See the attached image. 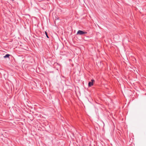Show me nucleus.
<instances>
[{
	"mask_svg": "<svg viewBox=\"0 0 146 146\" xmlns=\"http://www.w3.org/2000/svg\"><path fill=\"white\" fill-rule=\"evenodd\" d=\"M93 82H91V81L89 82L88 85L89 87H91L92 86H93Z\"/></svg>",
	"mask_w": 146,
	"mask_h": 146,
	"instance_id": "f03ea898",
	"label": "nucleus"
},
{
	"mask_svg": "<svg viewBox=\"0 0 146 146\" xmlns=\"http://www.w3.org/2000/svg\"><path fill=\"white\" fill-rule=\"evenodd\" d=\"M45 34L46 35V36L48 38H49V37L47 35V33L46 32H45Z\"/></svg>",
	"mask_w": 146,
	"mask_h": 146,
	"instance_id": "20e7f679",
	"label": "nucleus"
},
{
	"mask_svg": "<svg viewBox=\"0 0 146 146\" xmlns=\"http://www.w3.org/2000/svg\"><path fill=\"white\" fill-rule=\"evenodd\" d=\"M58 19H59V17H57V18L56 17V18L55 19V20H58Z\"/></svg>",
	"mask_w": 146,
	"mask_h": 146,
	"instance_id": "423d86ee",
	"label": "nucleus"
},
{
	"mask_svg": "<svg viewBox=\"0 0 146 146\" xmlns=\"http://www.w3.org/2000/svg\"><path fill=\"white\" fill-rule=\"evenodd\" d=\"M87 32L85 31H83L82 30H79L77 32L76 35H83L84 34H87Z\"/></svg>",
	"mask_w": 146,
	"mask_h": 146,
	"instance_id": "f257e3e1",
	"label": "nucleus"
},
{
	"mask_svg": "<svg viewBox=\"0 0 146 146\" xmlns=\"http://www.w3.org/2000/svg\"><path fill=\"white\" fill-rule=\"evenodd\" d=\"M14 0H12L13 1H14Z\"/></svg>",
	"mask_w": 146,
	"mask_h": 146,
	"instance_id": "0eeeda50",
	"label": "nucleus"
},
{
	"mask_svg": "<svg viewBox=\"0 0 146 146\" xmlns=\"http://www.w3.org/2000/svg\"><path fill=\"white\" fill-rule=\"evenodd\" d=\"M95 81L94 80V79H92L91 80V82H93H93Z\"/></svg>",
	"mask_w": 146,
	"mask_h": 146,
	"instance_id": "39448f33",
	"label": "nucleus"
},
{
	"mask_svg": "<svg viewBox=\"0 0 146 146\" xmlns=\"http://www.w3.org/2000/svg\"><path fill=\"white\" fill-rule=\"evenodd\" d=\"M10 56V54H6L4 56V57L5 58H9V57Z\"/></svg>",
	"mask_w": 146,
	"mask_h": 146,
	"instance_id": "7ed1b4c3",
	"label": "nucleus"
}]
</instances>
